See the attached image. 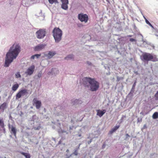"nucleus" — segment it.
<instances>
[{
  "mask_svg": "<svg viewBox=\"0 0 158 158\" xmlns=\"http://www.w3.org/2000/svg\"><path fill=\"white\" fill-rule=\"evenodd\" d=\"M20 46L18 44H14L10 47L6 54L5 66L8 67L13 60L16 58L20 52Z\"/></svg>",
  "mask_w": 158,
  "mask_h": 158,
  "instance_id": "obj_1",
  "label": "nucleus"
},
{
  "mask_svg": "<svg viewBox=\"0 0 158 158\" xmlns=\"http://www.w3.org/2000/svg\"><path fill=\"white\" fill-rule=\"evenodd\" d=\"M83 84L85 87L89 88L92 91H96L99 87V84L94 78L89 77H85L83 81Z\"/></svg>",
  "mask_w": 158,
  "mask_h": 158,
  "instance_id": "obj_2",
  "label": "nucleus"
},
{
  "mask_svg": "<svg viewBox=\"0 0 158 158\" xmlns=\"http://www.w3.org/2000/svg\"><path fill=\"white\" fill-rule=\"evenodd\" d=\"M141 60L143 61H149L156 62L158 61V58L155 55H152V54L145 52L143 53L141 56Z\"/></svg>",
  "mask_w": 158,
  "mask_h": 158,
  "instance_id": "obj_3",
  "label": "nucleus"
},
{
  "mask_svg": "<svg viewBox=\"0 0 158 158\" xmlns=\"http://www.w3.org/2000/svg\"><path fill=\"white\" fill-rule=\"evenodd\" d=\"M53 35L55 42L58 43L61 40L62 31L59 28L55 27L52 31Z\"/></svg>",
  "mask_w": 158,
  "mask_h": 158,
  "instance_id": "obj_4",
  "label": "nucleus"
},
{
  "mask_svg": "<svg viewBox=\"0 0 158 158\" xmlns=\"http://www.w3.org/2000/svg\"><path fill=\"white\" fill-rule=\"evenodd\" d=\"M28 94V90L26 89H22L20 90L16 95L17 99H18L24 96H26Z\"/></svg>",
  "mask_w": 158,
  "mask_h": 158,
  "instance_id": "obj_5",
  "label": "nucleus"
},
{
  "mask_svg": "<svg viewBox=\"0 0 158 158\" xmlns=\"http://www.w3.org/2000/svg\"><path fill=\"white\" fill-rule=\"evenodd\" d=\"M78 18L81 22H84L85 23H87L89 19L88 15L87 14H84L82 13L79 14Z\"/></svg>",
  "mask_w": 158,
  "mask_h": 158,
  "instance_id": "obj_6",
  "label": "nucleus"
},
{
  "mask_svg": "<svg viewBox=\"0 0 158 158\" xmlns=\"http://www.w3.org/2000/svg\"><path fill=\"white\" fill-rule=\"evenodd\" d=\"M46 31L44 30L40 29L36 32L37 37L38 39H42L45 35Z\"/></svg>",
  "mask_w": 158,
  "mask_h": 158,
  "instance_id": "obj_7",
  "label": "nucleus"
},
{
  "mask_svg": "<svg viewBox=\"0 0 158 158\" xmlns=\"http://www.w3.org/2000/svg\"><path fill=\"white\" fill-rule=\"evenodd\" d=\"M32 104L33 106L35 105L36 108L37 109H39L41 106V102L38 100L36 98L33 99Z\"/></svg>",
  "mask_w": 158,
  "mask_h": 158,
  "instance_id": "obj_8",
  "label": "nucleus"
},
{
  "mask_svg": "<svg viewBox=\"0 0 158 158\" xmlns=\"http://www.w3.org/2000/svg\"><path fill=\"white\" fill-rule=\"evenodd\" d=\"M35 68L34 65H32L25 72V73L27 75L30 76L33 73Z\"/></svg>",
  "mask_w": 158,
  "mask_h": 158,
  "instance_id": "obj_9",
  "label": "nucleus"
},
{
  "mask_svg": "<svg viewBox=\"0 0 158 158\" xmlns=\"http://www.w3.org/2000/svg\"><path fill=\"white\" fill-rule=\"evenodd\" d=\"M46 45L44 44H40L36 46L34 48L35 51H39L44 49Z\"/></svg>",
  "mask_w": 158,
  "mask_h": 158,
  "instance_id": "obj_10",
  "label": "nucleus"
},
{
  "mask_svg": "<svg viewBox=\"0 0 158 158\" xmlns=\"http://www.w3.org/2000/svg\"><path fill=\"white\" fill-rule=\"evenodd\" d=\"M96 111L97 112V115L100 117H101L106 112V110H96Z\"/></svg>",
  "mask_w": 158,
  "mask_h": 158,
  "instance_id": "obj_11",
  "label": "nucleus"
},
{
  "mask_svg": "<svg viewBox=\"0 0 158 158\" xmlns=\"http://www.w3.org/2000/svg\"><path fill=\"white\" fill-rule=\"evenodd\" d=\"M56 54V52L55 51H49L48 54L47 55V56L49 59L52 58L54 55Z\"/></svg>",
  "mask_w": 158,
  "mask_h": 158,
  "instance_id": "obj_12",
  "label": "nucleus"
},
{
  "mask_svg": "<svg viewBox=\"0 0 158 158\" xmlns=\"http://www.w3.org/2000/svg\"><path fill=\"white\" fill-rule=\"evenodd\" d=\"M7 106V103L6 102H4L0 106V110H1L2 112H3L6 108Z\"/></svg>",
  "mask_w": 158,
  "mask_h": 158,
  "instance_id": "obj_13",
  "label": "nucleus"
},
{
  "mask_svg": "<svg viewBox=\"0 0 158 158\" xmlns=\"http://www.w3.org/2000/svg\"><path fill=\"white\" fill-rule=\"evenodd\" d=\"M11 133H13L14 136L16 137L17 130L15 127L12 126L11 128Z\"/></svg>",
  "mask_w": 158,
  "mask_h": 158,
  "instance_id": "obj_14",
  "label": "nucleus"
},
{
  "mask_svg": "<svg viewBox=\"0 0 158 158\" xmlns=\"http://www.w3.org/2000/svg\"><path fill=\"white\" fill-rule=\"evenodd\" d=\"M19 153L22 154V155L24 156L25 158H31V155L29 153H25L22 152L20 151Z\"/></svg>",
  "mask_w": 158,
  "mask_h": 158,
  "instance_id": "obj_15",
  "label": "nucleus"
},
{
  "mask_svg": "<svg viewBox=\"0 0 158 158\" xmlns=\"http://www.w3.org/2000/svg\"><path fill=\"white\" fill-rule=\"evenodd\" d=\"M119 127V126H117L114 127L110 131L109 133L111 134L116 131Z\"/></svg>",
  "mask_w": 158,
  "mask_h": 158,
  "instance_id": "obj_16",
  "label": "nucleus"
},
{
  "mask_svg": "<svg viewBox=\"0 0 158 158\" xmlns=\"http://www.w3.org/2000/svg\"><path fill=\"white\" fill-rule=\"evenodd\" d=\"M68 3H62V4L61 5V7L62 9L66 10L68 9Z\"/></svg>",
  "mask_w": 158,
  "mask_h": 158,
  "instance_id": "obj_17",
  "label": "nucleus"
},
{
  "mask_svg": "<svg viewBox=\"0 0 158 158\" xmlns=\"http://www.w3.org/2000/svg\"><path fill=\"white\" fill-rule=\"evenodd\" d=\"M19 87V85L18 84H15L14 85L12 88V90L14 91H15Z\"/></svg>",
  "mask_w": 158,
  "mask_h": 158,
  "instance_id": "obj_18",
  "label": "nucleus"
},
{
  "mask_svg": "<svg viewBox=\"0 0 158 158\" xmlns=\"http://www.w3.org/2000/svg\"><path fill=\"white\" fill-rule=\"evenodd\" d=\"M152 118L153 119H156L158 118V113L157 112H155L152 115Z\"/></svg>",
  "mask_w": 158,
  "mask_h": 158,
  "instance_id": "obj_19",
  "label": "nucleus"
},
{
  "mask_svg": "<svg viewBox=\"0 0 158 158\" xmlns=\"http://www.w3.org/2000/svg\"><path fill=\"white\" fill-rule=\"evenodd\" d=\"M0 127L2 128L4 127V124L2 119H0Z\"/></svg>",
  "mask_w": 158,
  "mask_h": 158,
  "instance_id": "obj_20",
  "label": "nucleus"
},
{
  "mask_svg": "<svg viewBox=\"0 0 158 158\" xmlns=\"http://www.w3.org/2000/svg\"><path fill=\"white\" fill-rule=\"evenodd\" d=\"M40 56H41L40 54H35L34 55L32 56L31 57V59H35V57H36L37 58H38Z\"/></svg>",
  "mask_w": 158,
  "mask_h": 158,
  "instance_id": "obj_21",
  "label": "nucleus"
},
{
  "mask_svg": "<svg viewBox=\"0 0 158 158\" xmlns=\"http://www.w3.org/2000/svg\"><path fill=\"white\" fill-rule=\"evenodd\" d=\"M73 58V56L72 55H69L67 56V57L65 58V59H72Z\"/></svg>",
  "mask_w": 158,
  "mask_h": 158,
  "instance_id": "obj_22",
  "label": "nucleus"
},
{
  "mask_svg": "<svg viewBox=\"0 0 158 158\" xmlns=\"http://www.w3.org/2000/svg\"><path fill=\"white\" fill-rule=\"evenodd\" d=\"M81 100H77L76 99L75 100V101H74V102H73L72 103H73V104L74 105L75 104L77 103H80L81 104Z\"/></svg>",
  "mask_w": 158,
  "mask_h": 158,
  "instance_id": "obj_23",
  "label": "nucleus"
},
{
  "mask_svg": "<svg viewBox=\"0 0 158 158\" xmlns=\"http://www.w3.org/2000/svg\"><path fill=\"white\" fill-rule=\"evenodd\" d=\"M144 19L145 20V22L147 24L149 25V26H150L151 27H153L152 25L147 20V19H146V18L144 16Z\"/></svg>",
  "mask_w": 158,
  "mask_h": 158,
  "instance_id": "obj_24",
  "label": "nucleus"
},
{
  "mask_svg": "<svg viewBox=\"0 0 158 158\" xmlns=\"http://www.w3.org/2000/svg\"><path fill=\"white\" fill-rule=\"evenodd\" d=\"M15 76H16V77L17 78H19V77H21V76L20 74V73L19 72H17V73H16Z\"/></svg>",
  "mask_w": 158,
  "mask_h": 158,
  "instance_id": "obj_25",
  "label": "nucleus"
},
{
  "mask_svg": "<svg viewBox=\"0 0 158 158\" xmlns=\"http://www.w3.org/2000/svg\"><path fill=\"white\" fill-rule=\"evenodd\" d=\"M57 0H48L49 3L51 4H53V3L56 2Z\"/></svg>",
  "mask_w": 158,
  "mask_h": 158,
  "instance_id": "obj_26",
  "label": "nucleus"
},
{
  "mask_svg": "<svg viewBox=\"0 0 158 158\" xmlns=\"http://www.w3.org/2000/svg\"><path fill=\"white\" fill-rule=\"evenodd\" d=\"M79 146H80V145L79 146L78 148H77V149L75 150V151H74V153L75 155H77L78 153H77V151L79 148Z\"/></svg>",
  "mask_w": 158,
  "mask_h": 158,
  "instance_id": "obj_27",
  "label": "nucleus"
},
{
  "mask_svg": "<svg viewBox=\"0 0 158 158\" xmlns=\"http://www.w3.org/2000/svg\"><path fill=\"white\" fill-rule=\"evenodd\" d=\"M62 2V3H68V0H61Z\"/></svg>",
  "mask_w": 158,
  "mask_h": 158,
  "instance_id": "obj_28",
  "label": "nucleus"
},
{
  "mask_svg": "<svg viewBox=\"0 0 158 158\" xmlns=\"http://www.w3.org/2000/svg\"><path fill=\"white\" fill-rule=\"evenodd\" d=\"M155 97L156 100H158V91L155 94Z\"/></svg>",
  "mask_w": 158,
  "mask_h": 158,
  "instance_id": "obj_29",
  "label": "nucleus"
},
{
  "mask_svg": "<svg viewBox=\"0 0 158 158\" xmlns=\"http://www.w3.org/2000/svg\"><path fill=\"white\" fill-rule=\"evenodd\" d=\"M130 41L131 42H133V41H135V39H134L133 38H130Z\"/></svg>",
  "mask_w": 158,
  "mask_h": 158,
  "instance_id": "obj_30",
  "label": "nucleus"
},
{
  "mask_svg": "<svg viewBox=\"0 0 158 158\" xmlns=\"http://www.w3.org/2000/svg\"><path fill=\"white\" fill-rule=\"evenodd\" d=\"M126 139H127V138L128 137H130V135L128 134H127L126 135Z\"/></svg>",
  "mask_w": 158,
  "mask_h": 158,
  "instance_id": "obj_31",
  "label": "nucleus"
},
{
  "mask_svg": "<svg viewBox=\"0 0 158 158\" xmlns=\"http://www.w3.org/2000/svg\"><path fill=\"white\" fill-rule=\"evenodd\" d=\"M92 141V139H91L89 141H88V143L89 144L91 143V142Z\"/></svg>",
  "mask_w": 158,
  "mask_h": 158,
  "instance_id": "obj_32",
  "label": "nucleus"
},
{
  "mask_svg": "<svg viewBox=\"0 0 158 158\" xmlns=\"http://www.w3.org/2000/svg\"><path fill=\"white\" fill-rule=\"evenodd\" d=\"M105 144H103L102 146V148H105Z\"/></svg>",
  "mask_w": 158,
  "mask_h": 158,
  "instance_id": "obj_33",
  "label": "nucleus"
},
{
  "mask_svg": "<svg viewBox=\"0 0 158 158\" xmlns=\"http://www.w3.org/2000/svg\"><path fill=\"white\" fill-rule=\"evenodd\" d=\"M38 77H41V74H38Z\"/></svg>",
  "mask_w": 158,
  "mask_h": 158,
  "instance_id": "obj_34",
  "label": "nucleus"
},
{
  "mask_svg": "<svg viewBox=\"0 0 158 158\" xmlns=\"http://www.w3.org/2000/svg\"><path fill=\"white\" fill-rule=\"evenodd\" d=\"M135 83H134L133 85V86H135Z\"/></svg>",
  "mask_w": 158,
  "mask_h": 158,
  "instance_id": "obj_35",
  "label": "nucleus"
},
{
  "mask_svg": "<svg viewBox=\"0 0 158 158\" xmlns=\"http://www.w3.org/2000/svg\"><path fill=\"white\" fill-rule=\"evenodd\" d=\"M81 136V134H79L78 135V136L79 137H80Z\"/></svg>",
  "mask_w": 158,
  "mask_h": 158,
  "instance_id": "obj_36",
  "label": "nucleus"
},
{
  "mask_svg": "<svg viewBox=\"0 0 158 158\" xmlns=\"http://www.w3.org/2000/svg\"><path fill=\"white\" fill-rule=\"evenodd\" d=\"M10 125H9V128L10 129Z\"/></svg>",
  "mask_w": 158,
  "mask_h": 158,
  "instance_id": "obj_37",
  "label": "nucleus"
},
{
  "mask_svg": "<svg viewBox=\"0 0 158 158\" xmlns=\"http://www.w3.org/2000/svg\"><path fill=\"white\" fill-rule=\"evenodd\" d=\"M128 36L130 37H131L132 36V35H129Z\"/></svg>",
  "mask_w": 158,
  "mask_h": 158,
  "instance_id": "obj_38",
  "label": "nucleus"
},
{
  "mask_svg": "<svg viewBox=\"0 0 158 158\" xmlns=\"http://www.w3.org/2000/svg\"><path fill=\"white\" fill-rule=\"evenodd\" d=\"M156 35L158 37V35Z\"/></svg>",
  "mask_w": 158,
  "mask_h": 158,
  "instance_id": "obj_39",
  "label": "nucleus"
}]
</instances>
